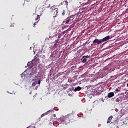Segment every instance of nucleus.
I'll return each mask as SVG.
<instances>
[{
    "mask_svg": "<svg viewBox=\"0 0 128 128\" xmlns=\"http://www.w3.org/2000/svg\"><path fill=\"white\" fill-rule=\"evenodd\" d=\"M61 5L64 6V5H68V1H62L61 2Z\"/></svg>",
    "mask_w": 128,
    "mask_h": 128,
    "instance_id": "nucleus-9",
    "label": "nucleus"
},
{
    "mask_svg": "<svg viewBox=\"0 0 128 128\" xmlns=\"http://www.w3.org/2000/svg\"><path fill=\"white\" fill-rule=\"evenodd\" d=\"M120 102V98H116V102Z\"/></svg>",
    "mask_w": 128,
    "mask_h": 128,
    "instance_id": "nucleus-12",
    "label": "nucleus"
},
{
    "mask_svg": "<svg viewBox=\"0 0 128 128\" xmlns=\"http://www.w3.org/2000/svg\"><path fill=\"white\" fill-rule=\"evenodd\" d=\"M46 40H49V38H46Z\"/></svg>",
    "mask_w": 128,
    "mask_h": 128,
    "instance_id": "nucleus-20",
    "label": "nucleus"
},
{
    "mask_svg": "<svg viewBox=\"0 0 128 128\" xmlns=\"http://www.w3.org/2000/svg\"><path fill=\"white\" fill-rule=\"evenodd\" d=\"M72 20H70V18H66V20H64V24H70L71 23H72Z\"/></svg>",
    "mask_w": 128,
    "mask_h": 128,
    "instance_id": "nucleus-4",
    "label": "nucleus"
},
{
    "mask_svg": "<svg viewBox=\"0 0 128 128\" xmlns=\"http://www.w3.org/2000/svg\"><path fill=\"white\" fill-rule=\"evenodd\" d=\"M36 86V83H34V82L32 83V86Z\"/></svg>",
    "mask_w": 128,
    "mask_h": 128,
    "instance_id": "nucleus-14",
    "label": "nucleus"
},
{
    "mask_svg": "<svg viewBox=\"0 0 128 128\" xmlns=\"http://www.w3.org/2000/svg\"><path fill=\"white\" fill-rule=\"evenodd\" d=\"M68 92H72V88L68 89Z\"/></svg>",
    "mask_w": 128,
    "mask_h": 128,
    "instance_id": "nucleus-16",
    "label": "nucleus"
},
{
    "mask_svg": "<svg viewBox=\"0 0 128 128\" xmlns=\"http://www.w3.org/2000/svg\"><path fill=\"white\" fill-rule=\"evenodd\" d=\"M110 39V36H106L104 37V38H102V39H96L92 41V44L94 45H98L102 44V42H107L108 40Z\"/></svg>",
    "mask_w": 128,
    "mask_h": 128,
    "instance_id": "nucleus-1",
    "label": "nucleus"
},
{
    "mask_svg": "<svg viewBox=\"0 0 128 128\" xmlns=\"http://www.w3.org/2000/svg\"><path fill=\"white\" fill-rule=\"evenodd\" d=\"M80 86H78V87H76V88H74V92H78V91H80Z\"/></svg>",
    "mask_w": 128,
    "mask_h": 128,
    "instance_id": "nucleus-7",
    "label": "nucleus"
},
{
    "mask_svg": "<svg viewBox=\"0 0 128 128\" xmlns=\"http://www.w3.org/2000/svg\"><path fill=\"white\" fill-rule=\"evenodd\" d=\"M88 58V56H82V59L81 60L82 61V64H86L87 62V58Z\"/></svg>",
    "mask_w": 128,
    "mask_h": 128,
    "instance_id": "nucleus-3",
    "label": "nucleus"
},
{
    "mask_svg": "<svg viewBox=\"0 0 128 128\" xmlns=\"http://www.w3.org/2000/svg\"><path fill=\"white\" fill-rule=\"evenodd\" d=\"M114 96V92H109L107 94V98H111Z\"/></svg>",
    "mask_w": 128,
    "mask_h": 128,
    "instance_id": "nucleus-6",
    "label": "nucleus"
},
{
    "mask_svg": "<svg viewBox=\"0 0 128 128\" xmlns=\"http://www.w3.org/2000/svg\"><path fill=\"white\" fill-rule=\"evenodd\" d=\"M46 113H44V114H46Z\"/></svg>",
    "mask_w": 128,
    "mask_h": 128,
    "instance_id": "nucleus-27",
    "label": "nucleus"
},
{
    "mask_svg": "<svg viewBox=\"0 0 128 128\" xmlns=\"http://www.w3.org/2000/svg\"><path fill=\"white\" fill-rule=\"evenodd\" d=\"M38 88V86H36V88H34V90H36Z\"/></svg>",
    "mask_w": 128,
    "mask_h": 128,
    "instance_id": "nucleus-23",
    "label": "nucleus"
},
{
    "mask_svg": "<svg viewBox=\"0 0 128 128\" xmlns=\"http://www.w3.org/2000/svg\"><path fill=\"white\" fill-rule=\"evenodd\" d=\"M36 80V76H34V78H33V79H32V81H34Z\"/></svg>",
    "mask_w": 128,
    "mask_h": 128,
    "instance_id": "nucleus-15",
    "label": "nucleus"
},
{
    "mask_svg": "<svg viewBox=\"0 0 128 128\" xmlns=\"http://www.w3.org/2000/svg\"><path fill=\"white\" fill-rule=\"evenodd\" d=\"M26 128H34V126H28V127H26Z\"/></svg>",
    "mask_w": 128,
    "mask_h": 128,
    "instance_id": "nucleus-13",
    "label": "nucleus"
},
{
    "mask_svg": "<svg viewBox=\"0 0 128 128\" xmlns=\"http://www.w3.org/2000/svg\"><path fill=\"white\" fill-rule=\"evenodd\" d=\"M112 120V116L109 117V118H107V124L110 123V122Z\"/></svg>",
    "mask_w": 128,
    "mask_h": 128,
    "instance_id": "nucleus-8",
    "label": "nucleus"
},
{
    "mask_svg": "<svg viewBox=\"0 0 128 128\" xmlns=\"http://www.w3.org/2000/svg\"><path fill=\"white\" fill-rule=\"evenodd\" d=\"M50 10H51V12L54 13V15L56 16L58 15V8H55L54 6H51V8H50Z\"/></svg>",
    "mask_w": 128,
    "mask_h": 128,
    "instance_id": "nucleus-2",
    "label": "nucleus"
},
{
    "mask_svg": "<svg viewBox=\"0 0 128 128\" xmlns=\"http://www.w3.org/2000/svg\"><path fill=\"white\" fill-rule=\"evenodd\" d=\"M34 84H41V80H38V82H33V83Z\"/></svg>",
    "mask_w": 128,
    "mask_h": 128,
    "instance_id": "nucleus-11",
    "label": "nucleus"
},
{
    "mask_svg": "<svg viewBox=\"0 0 128 128\" xmlns=\"http://www.w3.org/2000/svg\"><path fill=\"white\" fill-rule=\"evenodd\" d=\"M50 112V111H48V112Z\"/></svg>",
    "mask_w": 128,
    "mask_h": 128,
    "instance_id": "nucleus-28",
    "label": "nucleus"
},
{
    "mask_svg": "<svg viewBox=\"0 0 128 128\" xmlns=\"http://www.w3.org/2000/svg\"><path fill=\"white\" fill-rule=\"evenodd\" d=\"M58 121H60V118H58Z\"/></svg>",
    "mask_w": 128,
    "mask_h": 128,
    "instance_id": "nucleus-21",
    "label": "nucleus"
},
{
    "mask_svg": "<svg viewBox=\"0 0 128 128\" xmlns=\"http://www.w3.org/2000/svg\"><path fill=\"white\" fill-rule=\"evenodd\" d=\"M29 94H31V92H30Z\"/></svg>",
    "mask_w": 128,
    "mask_h": 128,
    "instance_id": "nucleus-24",
    "label": "nucleus"
},
{
    "mask_svg": "<svg viewBox=\"0 0 128 128\" xmlns=\"http://www.w3.org/2000/svg\"><path fill=\"white\" fill-rule=\"evenodd\" d=\"M104 70H107V68L104 67Z\"/></svg>",
    "mask_w": 128,
    "mask_h": 128,
    "instance_id": "nucleus-18",
    "label": "nucleus"
},
{
    "mask_svg": "<svg viewBox=\"0 0 128 128\" xmlns=\"http://www.w3.org/2000/svg\"><path fill=\"white\" fill-rule=\"evenodd\" d=\"M127 88H128V83H127Z\"/></svg>",
    "mask_w": 128,
    "mask_h": 128,
    "instance_id": "nucleus-25",
    "label": "nucleus"
},
{
    "mask_svg": "<svg viewBox=\"0 0 128 128\" xmlns=\"http://www.w3.org/2000/svg\"><path fill=\"white\" fill-rule=\"evenodd\" d=\"M53 117H56V114H53Z\"/></svg>",
    "mask_w": 128,
    "mask_h": 128,
    "instance_id": "nucleus-22",
    "label": "nucleus"
},
{
    "mask_svg": "<svg viewBox=\"0 0 128 128\" xmlns=\"http://www.w3.org/2000/svg\"><path fill=\"white\" fill-rule=\"evenodd\" d=\"M65 12H66V11L65 10H62V16H64V14H65Z\"/></svg>",
    "mask_w": 128,
    "mask_h": 128,
    "instance_id": "nucleus-17",
    "label": "nucleus"
},
{
    "mask_svg": "<svg viewBox=\"0 0 128 128\" xmlns=\"http://www.w3.org/2000/svg\"><path fill=\"white\" fill-rule=\"evenodd\" d=\"M84 2H86V3L90 4L91 2V0H84Z\"/></svg>",
    "mask_w": 128,
    "mask_h": 128,
    "instance_id": "nucleus-10",
    "label": "nucleus"
},
{
    "mask_svg": "<svg viewBox=\"0 0 128 128\" xmlns=\"http://www.w3.org/2000/svg\"><path fill=\"white\" fill-rule=\"evenodd\" d=\"M116 92H118V89H116Z\"/></svg>",
    "mask_w": 128,
    "mask_h": 128,
    "instance_id": "nucleus-19",
    "label": "nucleus"
},
{
    "mask_svg": "<svg viewBox=\"0 0 128 128\" xmlns=\"http://www.w3.org/2000/svg\"><path fill=\"white\" fill-rule=\"evenodd\" d=\"M34 21H36V22H34V24H33V26H36V23H38V22L40 21V15L36 16V18H34Z\"/></svg>",
    "mask_w": 128,
    "mask_h": 128,
    "instance_id": "nucleus-5",
    "label": "nucleus"
},
{
    "mask_svg": "<svg viewBox=\"0 0 128 128\" xmlns=\"http://www.w3.org/2000/svg\"><path fill=\"white\" fill-rule=\"evenodd\" d=\"M51 37H52L51 36H50V38H51Z\"/></svg>",
    "mask_w": 128,
    "mask_h": 128,
    "instance_id": "nucleus-26",
    "label": "nucleus"
}]
</instances>
